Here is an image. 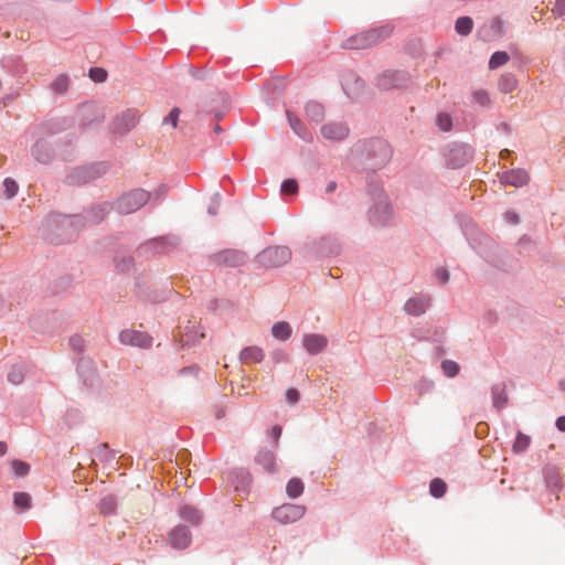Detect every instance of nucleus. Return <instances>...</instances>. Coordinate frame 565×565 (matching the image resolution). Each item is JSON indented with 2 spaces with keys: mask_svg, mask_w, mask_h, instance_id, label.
<instances>
[{
  "mask_svg": "<svg viewBox=\"0 0 565 565\" xmlns=\"http://www.w3.org/2000/svg\"><path fill=\"white\" fill-rule=\"evenodd\" d=\"M271 334L274 338L285 341L291 335V327L285 321L277 322L271 328Z\"/></svg>",
  "mask_w": 565,
  "mask_h": 565,
  "instance_id": "20",
  "label": "nucleus"
},
{
  "mask_svg": "<svg viewBox=\"0 0 565 565\" xmlns=\"http://www.w3.org/2000/svg\"><path fill=\"white\" fill-rule=\"evenodd\" d=\"M305 487L300 479L292 478L286 487L287 494H301Z\"/></svg>",
  "mask_w": 565,
  "mask_h": 565,
  "instance_id": "30",
  "label": "nucleus"
},
{
  "mask_svg": "<svg viewBox=\"0 0 565 565\" xmlns=\"http://www.w3.org/2000/svg\"><path fill=\"white\" fill-rule=\"evenodd\" d=\"M3 186H4L6 196L8 199L13 198L17 194L18 189H19L15 181L12 179H9V178L3 181Z\"/></svg>",
  "mask_w": 565,
  "mask_h": 565,
  "instance_id": "34",
  "label": "nucleus"
},
{
  "mask_svg": "<svg viewBox=\"0 0 565 565\" xmlns=\"http://www.w3.org/2000/svg\"><path fill=\"white\" fill-rule=\"evenodd\" d=\"M559 387L565 391V379L559 382Z\"/></svg>",
  "mask_w": 565,
  "mask_h": 565,
  "instance_id": "51",
  "label": "nucleus"
},
{
  "mask_svg": "<svg viewBox=\"0 0 565 565\" xmlns=\"http://www.w3.org/2000/svg\"><path fill=\"white\" fill-rule=\"evenodd\" d=\"M281 433L282 428L279 425L273 426L271 429L269 430V437L273 440L274 447H277Z\"/></svg>",
  "mask_w": 565,
  "mask_h": 565,
  "instance_id": "38",
  "label": "nucleus"
},
{
  "mask_svg": "<svg viewBox=\"0 0 565 565\" xmlns=\"http://www.w3.org/2000/svg\"><path fill=\"white\" fill-rule=\"evenodd\" d=\"M138 118V114L135 110H126L116 118L114 122L115 130L119 134L127 132L136 126Z\"/></svg>",
  "mask_w": 565,
  "mask_h": 565,
  "instance_id": "11",
  "label": "nucleus"
},
{
  "mask_svg": "<svg viewBox=\"0 0 565 565\" xmlns=\"http://www.w3.org/2000/svg\"><path fill=\"white\" fill-rule=\"evenodd\" d=\"M505 220L510 222L511 224H516L519 222V216L514 212H507L505 213Z\"/></svg>",
  "mask_w": 565,
  "mask_h": 565,
  "instance_id": "43",
  "label": "nucleus"
},
{
  "mask_svg": "<svg viewBox=\"0 0 565 565\" xmlns=\"http://www.w3.org/2000/svg\"><path fill=\"white\" fill-rule=\"evenodd\" d=\"M235 490H236V491H249V489H247V488H245V487H242V488L236 487V489H235Z\"/></svg>",
  "mask_w": 565,
  "mask_h": 565,
  "instance_id": "53",
  "label": "nucleus"
},
{
  "mask_svg": "<svg viewBox=\"0 0 565 565\" xmlns=\"http://www.w3.org/2000/svg\"><path fill=\"white\" fill-rule=\"evenodd\" d=\"M68 83H70V79L67 76L65 75H60L58 77H56L54 79V82L52 83V89L56 93H64L66 92L67 87H68Z\"/></svg>",
  "mask_w": 565,
  "mask_h": 565,
  "instance_id": "31",
  "label": "nucleus"
},
{
  "mask_svg": "<svg viewBox=\"0 0 565 565\" xmlns=\"http://www.w3.org/2000/svg\"><path fill=\"white\" fill-rule=\"evenodd\" d=\"M437 277L440 279L441 282H447L449 279V274L446 269H439L437 271Z\"/></svg>",
  "mask_w": 565,
  "mask_h": 565,
  "instance_id": "44",
  "label": "nucleus"
},
{
  "mask_svg": "<svg viewBox=\"0 0 565 565\" xmlns=\"http://www.w3.org/2000/svg\"><path fill=\"white\" fill-rule=\"evenodd\" d=\"M178 513L183 521L190 523L193 526L201 525L203 521L202 511L189 504L181 505Z\"/></svg>",
  "mask_w": 565,
  "mask_h": 565,
  "instance_id": "12",
  "label": "nucleus"
},
{
  "mask_svg": "<svg viewBox=\"0 0 565 565\" xmlns=\"http://www.w3.org/2000/svg\"><path fill=\"white\" fill-rule=\"evenodd\" d=\"M556 11L558 14L565 13V0H557L556 1Z\"/></svg>",
  "mask_w": 565,
  "mask_h": 565,
  "instance_id": "45",
  "label": "nucleus"
},
{
  "mask_svg": "<svg viewBox=\"0 0 565 565\" xmlns=\"http://www.w3.org/2000/svg\"><path fill=\"white\" fill-rule=\"evenodd\" d=\"M429 303H430V298L428 296L419 295V296L409 298L405 302L404 309L408 315L420 316L429 307Z\"/></svg>",
  "mask_w": 565,
  "mask_h": 565,
  "instance_id": "10",
  "label": "nucleus"
},
{
  "mask_svg": "<svg viewBox=\"0 0 565 565\" xmlns=\"http://www.w3.org/2000/svg\"><path fill=\"white\" fill-rule=\"evenodd\" d=\"M286 401L289 404H296L299 401V392L296 388H289L286 392Z\"/></svg>",
  "mask_w": 565,
  "mask_h": 565,
  "instance_id": "40",
  "label": "nucleus"
},
{
  "mask_svg": "<svg viewBox=\"0 0 565 565\" xmlns=\"http://www.w3.org/2000/svg\"><path fill=\"white\" fill-rule=\"evenodd\" d=\"M348 134L349 129L342 122H329L321 127V135L329 140H343Z\"/></svg>",
  "mask_w": 565,
  "mask_h": 565,
  "instance_id": "9",
  "label": "nucleus"
},
{
  "mask_svg": "<svg viewBox=\"0 0 565 565\" xmlns=\"http://www.w3.org/2000/svg\"><path fill=\"white\" fill-rule=\"evenodd\" d=\"M11 470L17 477H24L30 471V465L22 460L14 459L11 461Z\"/></svg>",
  "mask_w": 565,
  "mask_h": 565,
  "instance_id": "25",
  "label": "nucleus"
},
{
  "mask_svg": "<svg viewBox=\"0 0 565 565\" xmlns=\"http://www.w3.org/2000/svg\"><path fill=\"white\" fill-rule=\"evenodd\" d=\"M375 147H376L377 149H380V150L383 152V157H384V159H387V158H388V156H390V149H388V147H387V145H386V143H384L383 141H376V142H375Z\"/></svg>",
  "mask_w": 565,
  "mask_h": 565,
  "instance_id": "42",
  "label": "nucleus"
},
{
  "mask_svg": "<svg viewBox=\"0 0 565 565\" xmlns=\"http://www.w3.org/2000/svg\"><path fill=\"white\" fill-rule=\"evenodd\" d=\"M117 266H118L121 270H128V269H129V267H130V258H128V259H122V265L117 264Z\"/></svg>",
  "mask_w": 565,
  "mask_h": 565,
  "instance_id": "47",
  "label": "nucleus"
},
{
  "mask_svg": "<svg viewBox=\"0 0 565 565\" xmlns=\"http://www.w3.org/2000/svg\"><path fill=\"white\" fill-rule=\"evenodd\" d=\"M556 426L559 430L565 431V416L557 418Z\"/></svg>",
  "mask_w": 565,
  "mask_h": 565,
  "instance_id": "46",
  "label": "nucleus"
},
{
  "mask_svg": "<svg viewBox=\"0 0 565 565\" xmlns=\"http://www.w3.org/2000/svg\"><path fill=\"white\" fill-rule=\"evenodd\" d=\"M302 344L308 353L315 355L327 348L328 339L319 333H309L303 337Z\"/></svg>",
  "mask_w": 565,
  "mask_h": 565,
  "instance_id": "8",
  "label": "nucleus"
},
{
  "mask_svg": "<svg viewBox=\"0 0 565 565\" xmlns=\"http://www.w3.org/2000/svg\"><path fill=\"white\" fill-rule=\"evenodd\" d=\"M7 451V445L3 441H0V456H3Z\"/></svg>",
  "mask_w": 565,
  "mask_h": 565,
  "instance_id": "49",
  "label": "nucleus"
},
{
  "mask_svg": "<svg viewBox=\"0 0 565 565\" xmlns=\"http://www.w3.org/2000/svg\"><path fill=\"white\" fill-rule=\"evenodd\" d=\"M430 494H444L447 491V484L444 480L436 478L430 482Z\"/></svg>",
  "mask_w": 565,
  "mask_h": 565,
  "instance_id": "33",
  "label": "nucleus"
},
{
  "mask_svg": "<svg viewBox=\"0 0 565 565\" xmlns=\"http://www.w3.org/2000/svg\"><path fill=\"white\" fill-rule=\"evenodd\" d=\"M475 99L480 103L481 105H488L489 104V96L486 92L479 90L475 93Z\"/></svg>",
  "mask_w": 565,
  "mask_h": 565,
  "instance_id": "41",
  "label": "nucleus"
},
{
  "mask_svg": "<svg viewBox=\"0 0 565 565\" xmlns=\"http://www.w3.org/2000/svg\"><path fill=\"white\" fill-rule=\"evenodd\" d=\"M516 79L512 75H504L499 81V88L503 93H511L516 87Z\"/></svg>",
  "mask_w": 565,
  "mask_h": 565,
  "instance_id": "24",
  "label": "nucleus"
},
{
  "mask_svg": "<svg viewBox=\"0 0 565 565\" xmlns=\"http://www.w3.org/2000/svg\"><path fill=\"white\" fill-rule=\"evenodd\" d=\"M243 363H258L264 359V352L258 347H247L239 354Z\"/></svg>",
  "mask_w": 565,
  "mask_h": 565,
  "instance_id": "16",
  "label": "nucleus"
},
{
  "mask_svg": "<svg viewBox=\"0 0 565 565\" xmlns=\"http://www.w3.org/2000/svg\"><path fill=\"white\" fill-rule=\"evenodd\" d=\"M179 115H180V109L173 108L169 113V115L164 118V122H170L173 127H177Z\"/></svg>",
  "mask_w": 565,
  "mask_h": 565,
  "instance_id": "39",
  "label": "nucleus"
},
{
  "mask_svg": "<svg viewBox=\"0 0 565 565\" xmlns=\"http://www.w3.org/2000/svg\"><path fill=\"white\" fill-rule=\"evenodd\" d=\"M89 76L93 81L102 83L107 77V72L104 68L95 67L90 68Z\"/></svg>",
  "mask_w": 565,
  "mask_h": 565,
  "instance_id": "37",
  "label": "nucleus"
},
{
  "mask_svg": "<svg viewBox=\"0 0 565 565\" xmlns=\"http://www.w3.org/2000/svg\"><path fill=\"white\" fill-rule=\"evenodd\" d=\"M306 116L310 120L319 122L324 116L323 106L317 102H308L305 107Z\"/></svg>",
  "mask_w": 565,
  "mask_h": 565,
  "instance_id": "19",
  "label": "nucleus"
},
{
  "mask_svg": "<svg viewBox=\"0 0 565 565\" xmlns=\"http://www.w3.org/2000/svg\"><path fill=\"white\" fill-rule=\"evenodd\" d=\"M437 125L444 131H448L451 129V118L447 114H439L437 117Z\"/></svg>",
  "mask_w": 565,
  "mask_h": 565,
  "instance_id": "36",
  "label": "nucleus"
},
{
  "mask_svg": "<svg viewBox=\"0 0 565 565\" xmlns=\"http://www.w3.org/2000/svg\"><path fill=\"white\" fill-rule=\"evenodd\" d=\"M32 497H13V504L19 512L26 511L31 508Z\"/></svg>",
  "mask_w": 565,
  "mask_h": 565,
  "instance_id": "32",
  "label": "nucleus"
},
{
  "mask_svg": "<svg viewBox=\"0 0 565 565\" xmlns=\"http://www.w3.org/2000/svg\"><path fill=\"white\" fill-rule=\"evenodd\" d=\"M33 156L39 162L47 163L52 158V151L44 141H38L33 147Z\"/></svg>",
  "mask_w": 565,
  "mask_h": 565,
  "instance_id": "17",
  "label": "nucleus"
},
{
  "mask_svg": "<svg viewBox=\"0 0 565 565\" xmlns=\"http://www.w3.org/2000/svg\"><path fill=\"white\" fill-rule=\"evenodd\" d=\"M441 369L444 371V373L448 376V377H454L456 376L458 373H459V365L457 362L455 361H450V360H445L443 363H441Z\"/></svg>",
  "mask_w": 565,
  "mask_h": 565,
  "instance_id": "29",
  "label": "nucleus"
},
{
  "mask_svg": "<svg viewBox=\"0 0 565 565\" xmlns=\"http://www.w3.org/2000/svg\"><path fill=\"white\" fill-rule=\"evenodd\" d=\"M509 153V150L508 149H504L500 152L501 157H505L507 154Z\"/></svg>",
  "mask_w": 565,
  "mask_h": 565,
  "instance_id": "52",
  "label": "nucleus"
},
{
  "mask_svg": "<svg viewBox=\"0 0 565 565\" xmlns=\"http://www.w3.org/2000/svg\"><path fill=\"white\" fill-rule=\"evenodd\" d=\"M530 180V175L524 170H512L509 172H505L502 175V182L507 184H511L514 186H522L526 184Z\"/></svg>",
  "mask_w": 565,
  "mask_h": 565,
  "instance_id": "15",
  "label": "nucleus"
},
{
  "mask_svg": "<svg viewBox=\"0 0 565 565\" xmlns=\"http://www.w3.org/2000/svg\"><path fill=\"white\" fill-rule=\"evenodd\" d=\"M119 341L125 345L145 349L151 345L152 338L146 332L127 329L119 333Z\"/></svg>",
  "mask_w": 565,
  "mask_h": 565,
  "instance_id": "5",
  "label": "nucleus"
},
{
  "mask_svg": "<svg viewBox=\"0 0 565 565\" xmlns=\"http://www.w3.org/2000/svg\"><path fill=\"white\" fill-rule=\"evenodd\" d=\"M298 191V183L294 179H287L281 184V193L295 194Z\"/></svg>",
  "mask_w": 565,
  "mask_h": 565,
  "instance_id": "35",
  "label": "nucleus"
},
{
  "mask_svg": "<svg viewBox=\"0 0 565 565\" xmlns=\"http://www.w3.org/2000/svg\"><path fill=\"white\" fill-rule=\"evenodd\" d=\"M531 438L522 433H519L513 444L514 452H523L530 446Z\"/></svg>",
  "mask_w": 565,
  "mask_h": 565,
  "instance_id": "26",
  "label": "nucleus"
},
{
  "mask_svg": "<svg viewBox=\"0 0 565 565\" xmlns=\"http://www.w3.org/2000/svg\"><path fill=\"white\" fill-rule=\"evenodd\" d=\"M391 215V207L385 196H380L379 202L370 210V218L373 223L383 225Z\"/></svg>",
  "mask_w": 565,
  "mask_h": 565,
  "instance_id": "7",
  "label": "nucleus"
},
{
  "mask_svg": "<svg viewBox=\"0 0 565 565\" xmlns=\"http://www.w3.org/2000/svg\"><path fill=\"white\" fill-rule=\"evenodd\" d=\"M386 34L387 32L384 29L370 30L355 39V41L359 42L356 47H366L369 45L375 44Z\"/></svg>",
  "mask_w": 565,
  "mask_h": 565,
  "instance_id": "14",
  "label": "nucleus"
},
{
  "mask_svg": "<svg viewBox=\"0 0 565 565\" xmlns=\"http://www.w3.org/2000/svg\"><path fill=\"white\" fill-rule=\"evenodd\" d=\"M100 211H102L103 215H105L108 212V206L107 205L102 206Z\"/></svg>",
  "mask_w": 565,
  "mask_h": 565,
  "instance_id": "50",
  "label": "nucleus"
},
{
  "mask_svg": "<svg viewBox=\"0 0 565 565\" xmlns=\"http://www.w3.org/2000/svg\"><path fill=\"white\" fill-rule=\"evenodd\" d=\"M212 264L217 266L237 267L247 262L244 252L237 249H224L210 256Z\"/></svg>",
  "mask_w": 565,
  "mask_h": 565,
  "instance_id": "4",
  "label": "nucleus"
},
{
  "mask_svg": "<svg viewBox=\"0 0 565 565\" xmlns=\"http://www.w3.org/2000/svg\"><path fill=\"white\" fill-rule=\"evenodd\" d=\"M291 258V252L286 246H273L264 249L257 256L260 265L266 267H278L288 263Z\"/></svg>",
  "mask_w": 565,
  "mask_h": 565,
  "instance_id": "1",
  "label": "nucleus"
},
{
  "mask_svg": "<svg viewBox=\"0 0 565 565\" xmlns=\"http://www.w3.org/2000/svg\"><path fill=\"white\" fill-rule=\"evenodd\" d=\"M509 54L504 51H498L492 54L489 61V67L491 70H495L500 66H503L509 61Z\"/></svg>",
  "mask_w": 565,
  "mask_h": 565,
  "instance_id": "23",
  "label": "nucleus"
},
{
  "mask_svg": "<svg viewBox=\"0 0 565 565\" xmlns=\"http://www.w3.org/2000/svg\"><path fill=\"white\" fill-rule=\"evenodd\" d=\"M117 505L116 497H103L98 503V510L102 515L109 516L116 514Z\"/></svg>",
  "mask_w": 565,
  "mask_h": 565,
  "instance_id": "18",
  "label": "nucleus"
},
{
  "mask_svg": "<svg viewBox=\"0 0 565 565\" xmlns=\"http://www.w3.org/2000/svg\"><path fill=\"white\" fill-rule=\"evenodd\" d=\"M75 341H79V339H71L72 343H74Z\"/></svg>",
  "mask_w": 565,
  "mask_h": 565,
  "instance_id": "54",
  "label": "nucleus"
},
{
  "mask_svg": "<svg viewBox=\"0 0 565 565\" xmlns=\"http://www.w3.org/2000/svg\"><path fill=\"white\" fill-rule=\"evenodd\" d=\"M492 401H493V406L497 409H501L502 407L505 406V404L508 402V397H507L505 388L503 385L497 384L492 387Z\"/></svg>",
  "mask_w": 565,
  "mask_h": 565,
  "instance_id": "21",
  "label": "nucleus"
},
{
  "mask_svg": "<svg viewBox=\"0 0 565 565\" xmlns=\"http://www.w3.org/2000/svg\"><path fill=\"white\" fill-rule=\"evenodd\" d=\"M305 511L301 504L284 503L273 510L271 516L281 524H289L302 518Z\"/></svg>",
  "mask_w": 565,
  "mask_h": 565,
  "instance_id": "3",
  "label": "nucleus"
},
{
  "mask_svg": "<svg viewBox=\"0 0 565 565\" xmlns=\"http://www.w3.org/2000/svg\"><path fill=\"white\" fill-rule=\"evenodd\" d=\"M473 26V21L469 17H461L456 21L455 29L457 33L461 35H467L471 32Z\"/></svg>",
  "mask_w": 565,
  "mask_h": 565,
  "instance_id": "22",
  "label": "nucleus"
},
{
  "mask_svg": "<svg viewBox=\"0 0 565 565\" xmlns=\"http://www.w3.org/2000/svg\"><path fill=\"white\" fill-rule=\"evenodd\" d=\"M337 188V183L334 181H330L326 188V192L330 193L333 192Z\"/></svg>",
  "mask_w": 565,
  "mask_h": 565,
  "instance_id": "48",
  "label": "nucleus"
},
{
  "mask_svg": "<svg viewBox=\"0 0 565 565\" xmlns=\"http://www.w3.org/2000/svg\"><path fill=\"white\" fill-rule=\"evenodd\" d=\"M148 192L141 189H136L122 195L117 201V210L121 214H129L143 206L148 202Z\"/></svg>",
  "mask_w": 565,
  "mask_h": 565,
  "instance_id": "2",
  "label": "nucleus"
},
{
  "mask_svg": "<svg viewBox=\"0 0 565 565\" xmlns=\"http://www.w3.org/2000/svg\"><path fill=\"white\" fill-rule=\"evenodd\" d=\"M169 543L174 550H185L192 543V533L184 524H178L169 532Z\"/></svg>",
  "mask_w": 565,
  "mask_h": 565,
  "instance_id": "6",
  "label": "nucleus"
},
{
  "mask_svg": "<svg viewBox=\"0 0 565 565\" xmlns=\"http://www.w3.org/2000/svg\"><path fill=\"white\" fill-rule=\"evenodd\" d=\"M288 120H289L291 128L299 137H301L303 139H306L308 137L305 126L298 118L291 117L290 114L288 113Z\"/></svg>",
  "mask_w": 565,
  "mask_h": 565,
  "instance_id": "27",
  "label": "nucleus"
},
{
  "mask_svg": "<svg viewBox=\"0 0 565 565\" xmlns=\"http://www.w3.org/2000/svg\"><path fill=\"white\" fill-rule=\"evenodd\" d=\"M24 379V372L20 366H13L8 373V381L13 385H19Z\"/></svg>",
  "mask_w": 565,
  "mask_h": 565,
  "instance_id": "28",
  "label": "nucleus"
},
{
  "mask_svg": "<svg viewBox=\"0 0 565 565\" xmlns=\"http://www.w3.org/2000/svg\"><path fill=\"white\" fill-rule=\"evenodd\" d=\"M255 461L268 472L276 470V455L271 449H260L255 457Z\"/></svg>",
  "mask_w": 565,
  "mask_h": 565,
  "instance_id": "13",
  "label": "nucleus"
}]
</instances>
